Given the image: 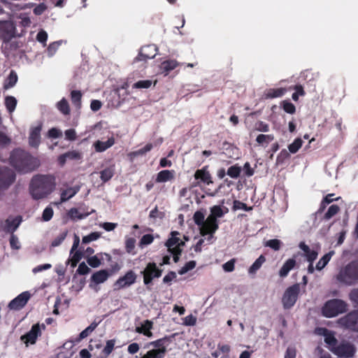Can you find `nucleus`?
Returning <instances> with one entry per match:
<instances>
[{
  "label": "nucleus",
  "instance_id": "f257e3e1",
  "mask_svg": "<svg viewBox=\"0 0 358 358\" xmlns=\"http://www.w3.org/2000/svg\"><path fill=\"white\" fill-rule=\"evenodd\" d=\"M9 162L17 172L21 173L32 172L40 165L37 158L21 148L14 149L11 152Z\"/></svg>",
  "mask_w": 358,
  "mask_h": 358
},
{
  "label": "nucleus",
  "instance_id": "f03ea898",
  "mask_svg": "<svg viewBox=\"0 0 358 358\" xmlns=\"http://www.w3.org/2000/svg\"><path fill=\"white\" fill-rule=\"evenodd\" d=\"M55 177L52 175L38 174L34 176L29 185V192L32 198L39 200L47 197L55 189Z\"/></svg>",
  "mask_w": 358,
  "mask_h": 358
},
{
  "label": "nucleus",
  "instance_id": "7ed1b4c3",
  "mask_svg": "<svg viewBox=\"0 0 358 358\" xmlns=\"http://www.w3.org/2000/svg\"><path fill=\"white\" fill-rule=\"evenodd\" d=\"M338 281L346 285L358 282V261H352L343 267L336 276Z\"/></svg>",
  "mask_w": 358,
  "mask_h": 358
},
{
  "label": "nucleus",
  "instance_id": "20e7f679",
  "mask_svg": "<svg viewBox=\"0 0 358 358\" xmlns=\"http://www.w3.org/2000/svg\"><path fill=\"white\" fill-rule=\"evenodd\" d=\"M194 181L192 182V187H201L203 185H209L213 183L212 176L208 171V166H204L197 169L194 174Z\"/></svg>",
  "mask_w": 358,
  "mask_h": 358
},
{
  "label": "nucleus",
  "instance_id": "39448f33",
  "mask_svg": "<svg viewBox=\"0 0 358 358\" xmlns=\"http://www.w3.org/2000/svg\"><path fill=\"white\" fill-rule=\"evenodd\" d=\"M163 270L157 266L155 262L147 264L145 269L141 272L143 276V283L148 285L155 278H159L162 275Z\"/></svg>",
  "mask_w": 358,
  "mask_h": 358
},
{
  "label": "nucleus",
  "instance_id": "423d86ee",
  "mask_svg": "<svg viewBox=\"0 0 358 358\" xmlns=\"http://www.w3.org/2000/svg\"><path fill=\"white\" fill-rule=\"evenodd\" d=\"M301 290L300 284L296 283L289 287L285 292L282 301L285 308H289L292 307L299 296Z\"/></svg>",
  "mask_w": 358,
  "mask_h": 358
},
{
  "label": "nucleus",
  "instance_id": "0eeeda50",
  "mask_svg": "<svg viewBox=\"0 0 358 358\" xmlns=\"http://www.w3.org/2000/svg\"><path fill=\"white\" fill-rule=\"evenodd\" d=\"M347 308L348 304L344 301L334 299L324 303L322 313H345Z\"/></svg>",
  "mask_w": 358,
  "mask_h": 358
},
{
  "label": "nucleus",
  "instance_id": "6e6552de",
  "mask_svg": "<svg viewBox=\"0 0 358 358\" xmlns=\"http://www.w3.org/2000/svg\"><path fill=\"white\" fill-rule=\"evenodd\" d=\"M15 174L8 167H0V190L8 189L15 181Z\"/></svg>",
  "mask_w": 358,
  "mask_h": 358
},
{
  "label": "nucleus",
  "instance_id": "1a4fd4ad",
  "mask_svg": "<svg viewBox=\"0 0 358 358\" xmlns=\"http://www.w3.org/2000/svg\"><path fill=\"white\" fill-rule=\"evenodd\" d=\"M22 222V217L17 215L15 217H8L4 221L0 222L1 229L7 234H14Z\"/></svg>",
  "mask_w": 358,
  "mask_h": 358
},
{
  "label": "nucleus",
  "instance_id": "9d476101",
  "mask_svg": "<svg viewBox=\"0 0 358 358\" xmlns=\"http://www.w3.org/2000/svg\"><path fill=\"white\" fill-rule=\"evenodd\" d=\"M15 36V26L12 21H0V36L4 41H9Z\"/></svg>",
  "mask_w": 358,
  "mask_h": 358
},
{
  "label": "nucleus",
  "instance_id": "9b49d317",
  "mask_svg": "<svg viewBox=\"0 0 358 358\" xmlns=\"http://www.w3.org/2000/svg\"><path fill=\"white\" fill-rule=\"evenodd\" d=\"M31 294L29 292L25 291L20 294L17 296L10 301L8 307L12 310H20L25 306L30 299Z\"/></svg>",
  "mask_w": 358,
  "mask_h": 358
},
{
  "label": "nucleus",
  "instance_id": "f8f14e48",
  "mask_svg": "<svg viewBox=\"0 0 358 358\" xmlns=\"http://www.w3.org/2000/svg\"><path fill=\"white\" fill-rule=\"evenodd\" d=\"M331 350L338 356L350 358L354 356L356 348L350 343H342L337 347L332 348Z\"/></svg>",
  "mask_w": 358,
  "mask_h": 358
},
{
  "label": "nucleus",
  "instance_id": "ddd939ff",
  "mask_svg": "<svg viewBox=\"0 0 358 358\" xmlns=\"http://www.w3.org/2000/svg\"><path fill=\"white\" fill-rule=\"evenodd\" d=\"M137 275L132 270L128 271L124 275L119 278L115 282L114 286L116 289H122L127 287L135 283Z\"/></svg>",
  "mask_w": 358,
  "mask_h": 358
},
{
  "label": "nucleus",
  "instance_id": "4468645a",
  "mask_svg": "<svg viewBox=\"0 0 358 358\" xmlns=\"http://www.w3.org/2000/svg\"><path fill=\"white\" fill-rule=\"evenodd\" d=\"M157 49L152 45H145L140 49L138 55L135 57L134 62H144L152 59L156 55Z\"/></svg>",
  "mask_w": 358,
  "mask_h": 358
},
{
  "label": "nucleus",
  "instance_id": "2eb2a0df",
  "mask_svg": "<svg viewBox=\"0 0 358 358\" xmlns=\"http://www.w3.org/2000/svg\"><path fill=\"white\" fill-rule=\"evenodd\" d=\"M219 228V222L215 218H212L209 215L205 220V224L201 228V234L206 236L208 234L213 235Z\"/></svg>",
  "mask_w": 358,
  "mask_h": 358
},
{
  "label": "nucleus",
  "instance_id": "dca6fc26",
  "mask_svg": "<svg viewBox=\"0 0 358 358\" xmlns=\"http://www.w3.org/2000/svg\"><path fill=\"white\" fill-rule=\"evenodd\" d=\"M39 335H41L40 325L39 324H36L27 334L21 336V340L27 346L29 343L34 344Z\"/></svg>",
  "mask_w": 358,
  "mask_h": 358
},
{
  "label": "nucleus",
  "instance_id": "f3484780",
  "mask_svg": "<svg viewBox=\"0 0 358 358\" xmlns=\"http://www.w3.org/2000/svg\"><path fill=\"white\" fill-rule=\"evenodd\" d=\"M171 237H170L166 242V246L168 250H174L176 248H181L185 245V242L182 241L178 236L180 233L176 231H173L171 233Z\"/></svg>",
  "mask_w": 358,
  "mask_h": 358
},
{
  "label": "nucleus",
  "instance_id": "a211bd4d",
  "mask_svg": "<svg viewBox=\"0 0 358 358\" xmlns=\"http://www.w3.org/2000/svg\"><path fill=\"white\" fill-rule=\"evenodd\" d=\"M80 189L79 185H76L62 189L60 194V200L56 204H61L73 198L80 191Z\"/></svg>",
  "mask_w": 358,
  "mask_h": 358
},
{
  "label": "nucleus",
  "instance_id": "6ab92c4d",
  "mask_svg": "<svg viewBox=\"0 0 358 358\" xmlns=\"http://www.w3.org/2000/svg\"><path fill=\"white\" fill-rule=\"evenodd\" d=\"M41 125H38L31 129L29 136V143L30 146L37 148L39 145L41 143Z\"/></svg>",
  "mask_w": 358,
  "mask_h": 358
},
{
  "label": "nucleus",
  "instance_id": "aec40b11",
  "mask_svg": "<svg viewBox=\"0 0 358 358\" xmlns=\"http://www.w3.org/2000/svg\"><path fill=\"white\" fill-rule=\"evenodd\" d=\"M340 322L345 327L358 331V315H346Z\"/></svg>",
  "mask_w": 358,
  "mask_h": 358
},
{
  "label": "nucleus",
  "instance_id": "412c9836",
  "mask_svg": "<svg viewBox=\"0 0 358 358\" xmlns=\"http://www.w3.org/2000/svg\"><path fill=\"white\" fill-rule=\"evenodd\" d=\"M287 92L286 88H269L264 91V98L266 99H271L282 97Z\"/></svg>",
  "mask_w": 358,
  "mask_h": 358
},
{
  "label": "nucleus",
  "instance_id": "4be33fe9",
  "mask_svg": "<svg viewBox=\"0 0 358 358\" xmlns=\"http://www.w3.org/2000/svg\"><path fill=\"white\" fill-rule=\"evenodd\" d=\"M179 66V63L175 59H167L162 62L160 64V71L162 73L168 75L170 71Z\"/></svg>",
  "mask_w": 358,
  "mask_h": 358
},
{
  "label": "nucleus",
  "instance_id": "5701e85b",
  "mask_svg": "<svg viewBox=\"0 0 358 358\" xmlns=\"http://www.w3.org/2000/svg\"><path fill=\"white\" fill-rule=\"evenodd\" d=\"M110 275V273L108 270H100L92 274L91 276V280L96 284H101L104 282Z\"/></svg>",
  "mask_w": 358,
  "mask_h": 358
},
{
  "label": "nucleus",
  "instance_id": "b1692460",
  "mask_svg": "<svg viewBox=\"0 0 358 358\" xmlns=\"http://www.w3.org/2000/svg\"><path fill=\"white\" fill-rule=\"evenodd\" d=\"M296 265V260L293 258L288 259L282 265L279 271V275L281 278L287 276L289 272L294 268Z\"/></svg>",
  "mask_w": 358,
  "mask_h": 358
},
{
  "label": "nucleus",
  "instance_id": "393cba45",
  "mask_svg": "<svg viewBox=\"0 0 358 358\" xmlns=\"http://www.w3.org/2000/svg\"><path fill=\"white\" fill-rule=\"evenodd\" d=\"M174 178L173 170H163L159 171L156 178V182H166Z\"/></svg>",
  "mask_w": 358,
  "mask_h": 358
},
{
  "label": "nucleus",
  "instance_id": "a878e982",
  "mask_svg": "<svg viewBox=\"0 0 358 358\" xmlns=\"http://www.w3.org/2000/svg\"><path fill=\"white\" fill-rule=\"evenodd\" d=\"M229 212V209L227 207H221L220 206L215 205L210 208V217L217 220L223 217L226 213Z\"/></svg>",
  "mask_w": 358,
  "mask_h": 358
},
{
  "label": "nucleus",
  "instance_id": "bb28decb",
  "mask_svg": "<svg viewBox=\"0 0 358 358\" xmlns=\"http://www.w3.org/2000/svg\"><path fill=\"white\" fill-rule=\"evenodd\" d=\"M115 143V139L109 138L106 141H97L94 143V148L96 152H103L113 146Z\"/></svg>",
  "mask_w": 358,
  "mask_h": 358
},
{
  "label": "nucleus",
  "instance_id": "cd10ccee",
  "mask_svg": "<svg viewBox=\"0 0 358 358\" xmlns=\"http://www.w3.org/2000/svg\"><path fill=\"white\" fill-rule=\"evenodd\" d=\"M72 104L78 109L81 108L83 94L80 90H72L70 94Z\"/></svg>",
  "mask_w": 358,
  "mask_h": 358
},
{
  "label": "nucleus",
  "instance_id": "c85d7f7f",
  "mask_svg": "<svg viewBox=\"0 0 358 358\" xmlns=\"http://www.w3.org/2000/svg\"><path fill=\"white\" fill-rule=\"evenodd\" d=\"M58 110L64 115H70L71 110L68 101L65 98H62L56 104Z\"/></svg>",
  "mask_w": 358,
  "mask_h": 358
},
{
  "label": "nucleus",
  "instance_id": "c756f323",
  "mask_svg": "<svg viewBox=\"0 0 358 358\" xmlns=\"http://www.w3.org/2000/svg\"><path fill=\"white\" fill-rule=\"evenodd\" d=\"M266 262V257L264 255H261L255 262L250 266L248 269L250 274H255L261 268L262 264Z\"/></svg>",
  "mask_w": 358,
  "mask_h": 358
},
{
  "label": "nucleus",
  "instance_id": "7c9ffc66",
  "mask_svg": "<svg viewBox=\"0 0 358 358\" xmlns=\"http://www.w3.org/2000/svg\"><path fill=\"white\" fill-rule=\"evenodd\" d=\"M152 327V322L149 320H145L141 327H136V331L138 333H143L144 335L150 337L152 336V332L150 329Z\"/></svg>",
  "mask_w": 358,
  "mask_h": 358
},
{
  "label": "nucleus",
  "instance_id": "2f4dec72",
  "mask_svg": "<svg viewBox=\"0 0 358 358\" xmlns=\"http://www.w3.org/2000/svg\"><path fill=\"white\" fill-rule=\"evenodd\" d=\"M84 249L83 247H80L78 250H75L72 254V257L70 259L71 266L74 268L77 266L78 262L80 261L83 256Z\"/></svg>",
  "mask_w": 358,
  "mask_h": 358
},
{
  "label": "nucleus",
  "instance_id": "473e14b6",
  "mask_svg": "<svg viewBox=\"0 0 358 358\" xmlns=\"http://www.w3.org/2000/svg\"><path fill=\"white\" fill-rule=\"evenodd\" d=\"M166 352L165 347L148 351L142 358H162Z\"/></svg>",
  "mask_w": 358,
  "mask_h": 358
},
{
  "label": "nucleus",
  "instance_id": "72a5a7b5",
  "mask_svg": "<svg viewBox=\"0 0 358 358\" xmlns=\"http://www.w3.org/2000/svg\"><path fill=\"white\" fill-rule=\"evenodd\" d=\"M334 254V251H330L328 253L325 254L317 263L316 269L318 271H321L322 268H324L325 266L329 263Z\"/></svg>",
  "mask_w": 358,
  "mask_h": 358
},
{
  "label": "nucleus",
  "instance_id": "f704fd0d",
  "mask_svg": "<svg viewBox=\"0 0 358 358\" xmlns=\"http://www.w3.org/2000/svg\"><path fill=\"white\" fill-rule=\"evenodd\" d=\"M115 173L113 166L107 167L100 172V178L103 182H108L112 178Z\"/></svg>",
  "mask_w": 358,
  "mask_h": 358
},
{
  "label": "nucleus",
  "instance_id": "c9c22d12",
  "mask_svg": "<svg viewBox=\"0 0 358 358\" xmlns=\"http://www.w3.org/2000/svg\"><path fill=\"white\" fill-rule=\"evenodd\" d=\"M89 213L82 214L76 208H71L68 212V215L72 220H82L86 217Z\"/></svg>",
  "mask_w": 358,
  "mask_h": 358
},
{
  "label": "nucleus",
  "instance_id": "e433bc0d",
  "mask_svg": "<svg viewBox=\"0 0 358 358\" xmlns=\"http://www.w3.org/2000/svg\"><path fill=\"white\" fill-rule=\"evenodd\" d=\"M5 105L9 113H13L17 105V100L14 96H8L5 99Z\"/></svg>",
  "mask_w": 358,
  "mask_h": 358
},
{
  "label": "nucleus",
  "instance_id": "4c0bfd02",
  "mask_svg": "<svg viewBox=\"0 0 358 358\" xmlns=\"http://www.w3.org/2000/svg\"><path fill=\"white\" fill-rule=\"evenodd\" d=\"M274 139V136L273 134H259L256 138V141L262 145L264 144H268L271 142Z\"/></svg>",
  "mask_w": 358,
  "mask_h": 358
},
{
  "label": "nucleus",
  "instance_id": "58836bf2",
  "mask_svg": "<svg viewBox=\"0 0 358 358\" xmlns=\"http://www.w3.org/2000/svg\"><path fill=\"white\" fill-rule=\"evenodd\" d=\"M241 167L235 164L229 167L227 174L232 178H237L240 176Z\"/></svg>",
  "mask_w": 358,
  "mask_h": 358
},
{
  "label": "nucleus",
  "instance_id": "ea45409f",
  "mask_svg": "<svg viewBox=\"0 0 358 358\" xmlns=\"http://www.w3.org/2000/svg\"><path fill=\"white\" fill-rule=\"evenodd\" d=\"M136 245V239L134 238H128L125 240V250L127 253L135 255L134 251Z\"/></svg>",
  "mask_w": 358,
  "mask_h": 358
},
{
  "label": "nucleus",
  "instance_id": "a19ab883",
  "mask_svg": "<svg viewBox=\"0 0 358 358\" xmlns=\"http://www.w3.org/2000/svg\"><path fill=\"white\" fill-rule=\"evenodd\" d=\"M303 141L300 138H296L293 143L289 145L288 149L289 152L294 154L296 153L301 148Z\"/></svg>",
  "mask_w": 358,
  "mask_h": 358
},
{
  "label": "nucleus",
  "instance_id": "79ce46f5",
  "mask_svg": "<svg viewBox=\"0 0 358 358\" xmlns=\"http://www.w3.org/2000/svg\"><path fill=\"white\" fill-rule=\"evenodd\" d=\"M204 218V214L200 210L196 211L193 216L194 223L201 228L203 226V224H205Z\"/></svg>",
  "mask_w": 358,
  "mask_h": 358
},
{
  "label": "nucleus",
  "instance_id": "37998d69",
  "mask_svg": "<svg viewBox=\"0 0 358 358\" xmlns=\"http://www.w3.org/2000/svg\"><path fill=\"white\" fill-rule=\"evenodd\" d=\"M152 83V82L150 80H141L134 83L132 87L136 89H148L151 87Z\"/></svg>",
  "mask_w": 358,
  "mask_h": 358
},
{
  "label": "nucleus",
  "instance_id": "c03bdc74",
  "mask_svg": "<svg viewBox=\"0 0 358 358\" xmlns=\"http://www.w3.org/2000/svg\"><path fill=\"white\" fill-rule=\"evenodd\" d=\"M101 236V233L95 231L92 232L87 236H85L83 237L82 239V243L83 244H87L90 243L92 241H96L99 239Z\"/></svg>",
  "mask_w": 358,
  "mask_h": 358
},
{
  "label": "nucleus",
  "instance_id": "a18cd8bd",
  "mask_svg": "<svg viewBox=\"0 0 358 358\" xmlns=\"http://www.w3.org/2000/svg\"><path fill=\"white\" fill-rule=\"evenodd\" d=\"M98 322H93L88 327H87L85 330H83L79 336L80 340L85 338L87 337L97 327Z\"/></svg>",
  "mask_w": 358,
  "mask_h": 358
},
{
  "label": "nucleus",
  "instance_id": "49530a36",
  "mask_svg": "<svg viewBox=\"0 0 358 358\" xmlns=\"http://www.w3.org/2000/svg\"><path fill=\"white\" fill-rule=\"evenodd\" d=\"M17 81V74L13 71H11V72L10 73V74L7 78L6 83L5 84V87L6 88L13 87L15 85Z\"/></svg>",
  "mask_w": 358,
  "mask_h": 358
},
{
  "label": "nucleus",
  "instance_id": "de8ad7c7",
  "mask_svg": "<svg viewBox=\"0 0 358 358\" xmlns=\"http://www.w3.org/2000/svg\"><path fill=\"white\" fill-rule=\"evenodd\" d=\"M339 210H340V208L338 205H336V204L331 205L329 208V209L326 212V213L324 214V218L327 220L331 218L333 216H334L335 215H336L338 213Z\"/></svg>",
  "mask_w": 358,
  "mask_h": 358
},
{
  "label": "nucleus",
  "instance_id": "09e8293b",
  "mask_svg": "<svg viewBox=\"0 0 358 358\" xmlns=\"http://www.w3.org/2000/svg\"><path fill=\"white\" fill-rule=\"evenodd\" d=\"M87 262L92 268H97L101 264V259L98 257V255L88 257L87 258Z\"/></svg>",
  "mask_w": 358,
  "mask_h": 358
},
{
  "label": "nucleus",
  "instance_id": "8fccbe9b",
  "mask_svg": "<svg viewBox=\"0 0 358 358\" xmlns=\"http://www.w3.org/2000/svg\"><path fill=\"white\" fill-rule=\"evenodd\" d=\"M68 231L66 230L61 233L59 236H57L51 243L52 247H57L59 246L66 238L67 236Z\"/></svg>",
  "mask_w": 358,
  "mask_h": 358
},
{
  "label": "nucleus",
  "instance_id": "3c124183",
  "mask_svg": "<svg viewBox=\"0 0 358 358\" xmlns=\"http://www.w3.org/2000/svg\"><path fill=\"white\" fill-rule=\"evenodd\" d=\"M282 108L286 113L289 114H294L296 112L295 106L289 101L285 100L282 101Z\"/></svg>",
  "mask_w": 358,
  "mask_h": 358
},
{
  "label": "nucleus",
  "instance_id": "603ef678",
  "mask_svg": "<svg viewBox=\"0 0 358 358\" xmlns=\"http://www.w3.org/2000/svg\"><path fill=\"white\" fill-rule=\"evenodd\" d=\"M53 214H54V211H53L52 208L50 206H47L44 209L43 214H42L43 221H44V222L50 221L52 218Z\"/></svg>",
  "mask_w": 358,
  "mask_h": 358
},
{
  "label": "nucleus",
  "instance_id": "864d4df0",
  "mask_svg": "<svg viewBox=\"0 0 358 358\" xmlns=\"http://www.w3.org/2000/svg\"><path fill=\"white\" fill-rule=\"evenodd\" d=\"M196 266L195 261H189L187 262L179 271L178 273L180 275H183L188 272L189 271L192 270Z\"/></svg>",
  "mask_w": 358,
  "mask_h": 358
},
{
  "label": "nucleus",
  "instance_id": "5fc2aeb1",
  "mask_svg": "<svg viewBox=\"0 0 358 358\" xmlns=\"http://www.w3.org/2000/svg\"><path fill=\"white\" fill-rule=\"evenodd\" d=\"M281 244V241L278 239H271L266 243L265 245L276 251L280 250Z\"/></svg>",
  "mask_w": 358,
  "mask_h": 358
},
{
  "label": "nucleus",
  "instance_id": "6e6d98bb",
  "mask_svg": "<svg viewBox=\"0 0 358 358\" xmlns=\"http://www.w3.org/2000/svg\"><path fill=\"white\" fill-rule=\"evenodd\" d=\"M334 194H328L325 197H324L322 203H321V209H324L326 208L327 204H329L334 201H337L338 198H334Z\"/></svg>",
  "mask_w": 358,
  "mask_h": 358
},
{
  "label": "nucleus",
  "instance_id": "4d7b16f0",
  "mask_svg": "<svg viewBox=\"0 0 358 358\" xmlns=\"http://www.w3.org/2000/svg\"><path fill=\"white\" fill-rule=\"evenodd\" d=\"M64 154L67 160H79L81 159V154L76 150L69 151Z\"/></svg>",
  "mask_w": 358,
  "mask_h": 358
},
{
  "label": "nucleus",
  "instance_id": "13d9d810",
  "mask_svg": "<svg viewBox=\"0 0 358 358\" xmlns=\"http://www.w3.org/2000/svg\"><path fill=\"white\" fill-rule=\"evenodd\" d=\"M289 157H290V155H289V152L287 150L283 149L280 151V152L278 155L277 159H276V162L278 164H282L284 162V161L285 159H288Z\"/></svg>",
  "mask_w": 358,
  "mask_h": 358
},
{
  "label": "nucleus",
  "instance_id": "bf43d9fd",
  "mask_svg": "<svg viewBox=\"0 0 358 358\" xmlns=\"http://www.w3.org/2000/svg\"><path fill=\"white\" fill-rule=\"evenodd\" d=\"M244 210L245 211H248L249 210L251 209V208H248L246 205V203H243V202H241L238 200H235L234 201V204H233V210Z\"/></svg>",
  "mask_w": 358,
  "mask_h": 358
},
{
  "label": "nucleus",
  "instance_id": "052dcab7",
  "mask_svg": "<svg viewBox=\"0 0 358 358\" xmlns=\"http://www.w3.org/2000/svg\"><path fill=\"white\" fill-rule=\"evenodd\" d=\"M48 9V6L44 3H41L38 4L33 10V13L36 15H42L46 10Z\"/></svg>",
  "mask_w": 358,
  "mask_h": 358
},
{
  "label": "nucleus",
  "instance_id": "680f3d73",
  "mask_svg": "<svg viewBox=\"0 0 358 358\" xmlns=\"http://www.w3.org/2000/svg\"><path fill=\"white\" fill-rule=\"evenodd\" d=\"M154 241V237L152 234H145L140 240V245H148L151 244Z\"/></svg>",
  "mask_w": 358,
  "mask_h": 358
},
{
  "label": "nucleus",
  "instance_id": "e2e57ef3",
  "mask_svg": "<svg viewBox=\"0 0 358 358\" xmlns=\"http://www.w3.org/2000/svg\"><path fill=\"white\" fill-rule=\"evenodd\" d=\"M256 130L262 132H267L269 131V125L262 121H259L255 124Z\"/></svg>",
  "mask_w": 358,
  "mask_h": 358
},
{
  "label": "nucleus",
  "instance_id": "0e129e2a",
  "mask_svg": "<svg viewBox=\"0 0 358 358\" xmlns=\"http://www.w3.org/2000/svg\"><path fill=\"white\" fill-rule=\"evenodd\" d=\"M90 271H91L90 268L86 265V264L85 262H81L79 264L76 272L79 275H86V274L89 273L90 272Z\"/></svg>",
  "mask_w": 358,
  "mask_h": 358
},
{
  "label": "nucleus",
  "instance_id": "69168bd1",
  "mask_svg": "<svg viewBox=\"0 0 358 358\" xmlns=\"http://www.w3.org/2000/svg\"><path fill=\"white\" fill-rule=\"evenodd\" d=\"M350 301L356 306H358V288L353 289L349 294Z\"/></svg>",
  "mask_w": 358,
  "mask_h": 358
},
{
  "label": "nucleus",
  "instance_id": "338daca9",
  "mask_svg": "<svg viewBox=\"0 0 358 358\" xmlns=\"http://www.w3.org/2000/svg\"><path fill=\"white\" fill-rule=\"evenodd\" d=\"M324 341H325V343H327L329 345L333 346V348H334V345L336 344V342H337V341H336V338L334 337V336L332 335L331 333H330L329 331L324 336Z\"/></svg>",
  "mask_w": 358,
  "mask_h": 358
},
{
  "label": "nucleus",
  "instance_id": "774afa93",
  "mask_svg": "<svg viewBox=\"0 0 358 358\" xmlns=\"http://www.w3.org/2000/svg\"><path fill=\"white\" fill-rule=\"evenodd\" d=\"M315 353L319 358H331L330 355L324 352V350L320 347H317L315 349Z\"/></svg>",
  "mask_w": 358,
  "mask_h": 358
}]
</instances>
